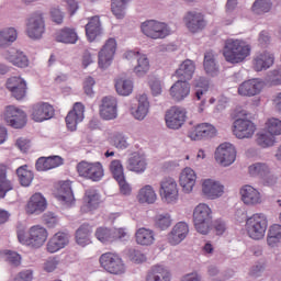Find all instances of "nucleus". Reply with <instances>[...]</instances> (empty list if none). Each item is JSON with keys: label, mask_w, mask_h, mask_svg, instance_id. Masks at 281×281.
I'll return each mask as SVG.
<instances>
[{"label": "nucleus", "mask_w": 281, "mask_h": 281, "mask_svg": "<svg viewBox=\"0 0 281 281\" xmlns=\"http://www.w3.org/2000/svg\"><path fill=\"white\" fill-rule=\"evenodd\" d=\"M223 54L227 63L236 65L251 54V45L243 40L228 38L225 41Z\"/></svg>", "instance_id": "1"}, {"label": "nucleus", "mask_w": 281, "mask_h": 281, "mask_svg": "<svg viewBox=\"0 0 281 281\" xmlns=\"http://www.w3.org/2000/svg\"><path fill=\"white\" fill-rule=\"evenodd\" d=\"M193 223L196 232L203 236L210 234L212 227V209L205 203H200L193 211Z\"/></svg>", "instance_id": "2"}, {"label": "nucleus", "mask_w": 281, "mask_h": 281, "mask_svg": "<svg viewBox=\"0 0 281 281\" xmlns=\"http://www.w3.org/2000/svg\"><path fill=\"white\" fill-rule=\"evenodd\" d=\"M268 227L269 221L263 213H256L246 221L247 234L252 240H262Z\"/></svg>", "instance_id": "3"}, {"label": "nucleus", "mask_w": 281, "mask_h": 281, "mask_svg": "<svg viewBox=\"0 0 281 281\" xmlns=\"http://www.w3.org/2000/svg\"><path fill=\"white\" fill-rule=\"evenodd\" d=\"M100 265L108 273H113L114 276H122L126 271L122 257L113 252L101 255Z\"/></svg>", "instance_id": "4"}, {"label": "nucleus", "mask_w": 281, "mask_h": 281, "mask_svg": "<svg viewBox=\"0 0 281 281\" xmlns=\"http://www.w3.org/2000/svg\"><path fill=\"white\" fill-rule=\"evenodd\" d=\"M47 236V229L41 226H33L30 228L27 237H25V235H18V238L22 245H27V247H34L35 249H38L45 245Z\"/></svg>", "instance_id": "5"}, {"label": "nucleus", "mask_w": 281, "mask_h": 281, "mask_svg": "<svg viewBox=\"0 0 281 281\" xmlns=\"http://www.w3.org/2000/svg\"><path fill=\"white\" fill-rule=\"evenodd\" d=\"M26 34L29 38L38 41L45 34V19L43 13L34 12L26 20Z\"/></svg>", "instance_id": "6"}, {"label": "nucleus", "mask_w": 281, "mask_h": 281, "mask_svg": "<svg viewBox=\"0 0 281 281\" xmlns=\"http://www.w3.org/2000/svg\"><path fill=\"white\" fill-rule=\"evenodd\" d=\"M140 30L145 36L148 38H166L170 31L168 30V25L166 23L157 22L155 20H148L142 23Z\"/></svg>", "instance_id": "7"}, {"label": "nucleus", "mask_w": 281, "mask_h": 281, "mask_svg": "<svg viewBox=\"0 0 281 281\" xmlns=\"http://www.w3.org/2000/svg\"><path fill=\"white\" fill-rule=\"evenodd\" d=\"M4 121L12 128H23L27 124V114L14 105H8L4 111Z\"/></svg>", "instance_id": "8"}, {"label": "nucleus", "mask_w": 281, "mask_h": 281, "mask_svg": "<svg viewBox=\"0 0 281 281\" xmlns=\"http://www.w3.org/2000/svg\"><path fill=\"white\" fill-rule=\"evenodd\" d=\"M160 196L165 203H177L179 188L172 178H165L160 181Z\"/></svg>", "instance_id": "9"}, {"label": "nucleus", "mask_w": 281, "mask_h": 281, "mask_svg": "<svg viewBox=\"0 0 281 281\" xmlns=\"http://www.w3.org/2000/svg\"><path fill=\"white\" fill-rule=\"evenodd\" d=\"M95 236L100 243H115V240H126L128 238V233L126 228H98Z\"/></svg>", "instance_id": "10"}, {"label": "nucleus", "mask_w": 281, "mask_h": 281, "mask_svg": "<svg viewBox=\"0 0 281 281\" xmlns=\"http://www.w3.org/2000/svg\"><path fill=\"white\" fill-rule=\"evenodd\" d=\"M265 89V81L258 78L249 79L241 82L238 87V94L243 98H254L260 95Z\"/></svg>", "instance_id": "11"}, {"label": "nucleus", "mask_w": 281, "mask_h": 281, "mask_svg": "<svg viewBox=\"0 0 281 281\" xmlns=\"http://www.w3.org/2000/svg\"><path fill=\"white\" fill-rule=\"evenodd\" d=\"M215 160L222 166H232L236 161V147L231 143H223L215 150Z\"/></svg>", "instance_id": "12"}, {"label": "nucleus", "mask_w": 281, "mask_h": 281, "mask_svg": "<svg viewBox=\"0 0 281 281\" xmlns=\"http://www.w3.org/2000/svg\"><path fill=\"white\" fill-rule=\"evenodd\" d=\"M186 110L183 108L173 106L166 112L165 121L169 128L179 131L186 124Z\"/></svg>", "instance_id": "13"}, {"label": "nucleus", "mask_w": 281, "mask_h": 281, "mask_svg": "<svg viewBox=\"0 0 281 281\" xmlns=\"http://www.w3.org/2000/svg\"><path fill=\"white\" fill-rule=\"evenodd\" d=\"M115 49H117V42H115V38H109L99 52V67L101 69L111 67Z\"/></svg>", "instance_id": "14"}, {"label": "nucleus", "mask_w": 281, "mask_h": 281, "mask_svg": "<svg viewBox=\"0 0 281 281\" xmlns=\"http://www.w3.org/2000/svg\"><path fill=\"white\" fill-rule=\"evenodd\" d=\"M233 133L237 139H249L256 133V125L249 120L237 119L234 122Z\"/></svg>", "instance_id": "15"}, {"label": "nucleus", "mask_w": 281, "mask_h": 281, "mask_svg": "<svg viewBox=\"0 0 281 281\" xmlns=\"http://www.w3.org/2000/svg\"><path fill=\"white\" fill-rule=\"evenodd\" d=\"M5 87L15 100H23L27 93V83L21 77H11L7 80Z\"/></svg>", "instance_id": "16"}, {"label": "nucleus", "mask_w": 281, "mask_h": 281, "mask_svg": "<svg viewBox=\"0 0 281 281\" xmlns=\"http://www.w3.org/2000/svg\"><path fill=\"white\" fill-rule=\"evenodd\" d=\"M184 22L189 32H192V34L205 30V26L207 25L203 14L196 11H189L184 16Z\"/></svg>", "instance_id": "17"}, {"label": "nucleus", "mask_w": 281, "mask_h": 281, "mask_svg": "<svg viewBox=\"0 0 281 281\" xmlns=\"http://www.w3.org/2000/svg\"><path fill=\"white\" fill-rule=\"evenodd\" d=\"M2 58L14 67H20L21 69L25 67H30V59L27 55L21 50H16L15 48H10L8 50L2 52Z\"/></svg>", "instance_id": "18"}, {"label": "nucleus", "mask_w": 281, "mask_h": 281, "mask_svg": "<svg viewBox=\"0 0 281 281\" xmlns=\"http://www.w3.org/2000/svg\"><path fill=\"white\" fill-rule=\"evenodd\" d=\"M188 234H190V227L188 224L186 222L177 223L168 234L169 245H180V243H183V240L188 238Z\"/></svg>", "instance_id": "19"}, {"label": "nucleus", "mask_w": 281, "mask_h": 281, "mask_svg": "<svg viewBox=\"0 0 281 281\" xmlns=\"http://www.w3.org/2000/svg\"><path fill=\"white\" fill-rule=\"evenodd\" d=\"M85 120V105L80 102L75 103L74 109L66 116V125L69 131H76L78 124Z\"/></svg>", "instance_id": "20"}, {"label": "nucleus", "mask_w": 281, "mask_h": 281, "mask_svg": "<svg viewBox=\"0 0 281 281\" xmlns=\"http://www.w3.org/2000/svg\"><path fill=\"white\" fill-rule=\"evenodd\" d=\"M85 120V105L80 102L75 103L74 109L66 116V125L69 131H76L78 124Z\"/></svg>", "instance_id": "21"}, {"label": "nucleus", "mask_w": 281, "mask_h": 281, "mask_svg": "<svg viewBox=\"0 0 281 281\" xmlns=\"http://www.w3.org/2000/svg\"><path fill=\"white\" fill-rule=\"evenodd\" d=\"M100 115L102 120H115L117 117V99L105 97L100 105Z\"/></svg>", "instance_id": "22"}, {"label": "nucleus", "mask_w": 281, "mask_h": 281, "mask_svg": "<svg viewBox=\"0 0 281 281\" xmlns=\"http://www.w3.org/2000/svg\"><path fill=\"white\" fill-rule=\"evenodd\" d=\"M202 192L206 199L214 200L223 196L225 187L216 180L206 179L202 184Z\"/></svg>", "instance_id": "23"}, {"label": "nucleus", "mask_w": 281, "mask_h": 281, "mask_svg": "<svg viewBox=\"0 0 281 281\" xmlns=\"http://www.w3.org/2000/svg\"><path fill=\"white\" fill-rule=\"evenodd\" d=\"M31 115L34 122L52 120L54 117V106L49 105V103H36L32 106Z\"/></svg>", "instance_id": "24"}, {"label": "nucleus", "mask_w": 281, "mask_h": 281, "mask_svg": "<svg viewBox=\"0 0 281 281\" xmlns=\"http://www.w3.org/2000/svg\"><path fill=\"white\" fill-rule=\"evenodd\" d=\"M214 135H216V127L207 123L199 124L194 130L189 132V137L193 142L205 139V137H214Z\"/></svg>", "instance_id": "25"}, {"label": "nucleus", "mask_w": 281, "mask_h": 281, "mask_svg": "<svg viewBox=\"0 0 281 281\" xmlns=\"http://www.w3.org/2000/svg\"><path fill=\"white\" fill-rule=\"evenodd\" d=\"M241 201L245 205H260L262 203V195L258 189L246 184L240 189Z\"/></svg>", "instance_id": "26"}, {"label": "nucleus", "mask_w": 281, "mask_h": 281, "mask_svg": "<svg viewBox=\"0 0 281 281\" xmlns=\"http://www.w3.org/2000/svg\"><path fill=\"white\" fill-rule=\"evenodd\" d=\"M47 210V200L41 193L33 194L26 205L27 214H43Z\"/></svg>", "instance_id": "27"}, {"label": "nucleus", "mask_w": 281, "mask_h": 281, "mask_svg": "<svg viewBox=\"0 0 281 281\" xmlns=\"http://www.w3.org/2000/svg\"><path fill=\"white\" fill-rule=\"evenodd\" d=\"M69 234L59 232L55 234L47 243V251L49 254H56L60 249H65L69 245Z\"/></svg>", "instance_id": "28"}, {"label": "nucleus", "mask_w": 281, "mask_h": 281, "mask_svg": "<svg viewBox=\"0 0 281 281\" xmlns=\"http://www.w3.org/2000/svg\"><path fill=\"white\" fill-rule=\"evenodd\" d=\"M103 34L102 22H100V16H92L89 22L86 24V36L89 43H93L95 38H100Z\"/></svg>", "instance_id": "29"}, {"label": "nucleus", "mask_w": 281, "mask_h": 281, "mask_svg": "<svg viewBox=\"0 0 281 281\" xmlns=\"http://www.w3.org/2000/svg\"><path fill=\"white\" fill-rule=\"evenodd\" d=\"M276 60V56L273 53L270 52H263L259 55H256L252 65L255 71H263L272 67L273 63Z\"/></svg>", "instance_id": "30"}, {"label": "nucleus", "mask_w": 281, "mask_h": 281, "mask_svg": "<svg viewBox=\"0 0 281 281\" xmlns=\"http://www.w3.org/2000/svg\"><path fill=\"white\" fill-rule=\"evenodd\" d=\"M149 109L150 102L148 101V95L140 94L137 100V105L131 108V113L135 120L142 121L148 115Z\"/></svg>", "instance_id": "31"}, {"label": "nucleus", "mask_w": 281, "mask_h": 281, "mask_svg": "<svg viewBox=\"0 0 281 281\" xmlns=\"http://www.w3.org/2000/svg\"><path fill=\"white\" fill-rule=\"evenodd\" d=\"M57 201H60L61 205L65 207H71V205H74V201H76V199L74 198L70 181H65L60 184L57 193Z\"/></svg>", "instance_id": "32"}, {"label": "nucleus", "mask_w": 281, "mask_h": 281, "mask_svg": "<svg viewBox=\"0 0 281 281\" xmlns=\"http://www.w3.org/2000/svg\"><path fill=\"white\" fill-rule=\"evenodd\" d=\"M58 166H63V158L60 156L41 157L35 164L38 172H45L46 170L58 168Z\"/></svg>", "instance_id": "33"}, {"label": "nucleus", "mask_w": 281, "mask_h": 281, "mask_svg": "<svg viewBox=\"0 0 281 281\" xmlns=\"http://www.w3.org/2000/svg\"><path fill=\"white\" fill-rule=\"evenodd\" d=\"M170 95L177 102H181V100H186L188 95H190V83L188 81H183L179 79L175 82L173 87L170 88Z\"/></svg>", "instance_id": "34"}, {"label": "nucleus", "mask_w": 281, "mask_h": 281, "mask_svg": "<svg viewBox=\"0 0 281 281\" xmlns=\"http://www.w3.org/2000/svg\"><path fill=\"white\" fill-rule=\"evenodd\" d=\"M196 184V172L192 168L187 167L180 175V186L183 192L190 193Z\"/></svg>", "instance_id": "35"}, {"label": "nucleus", "mask_w": 281, "mask_h": 281, "mask_svg": "<svg viewBox=\"0 0 281 281\" xmlns=\"http://www.w3.org/2000/svg\"><path fill=\"white\" fill-rule=\"evenodd\" d=\"M83 201L86 205L82 206V212H93V210L100 207V193L94 189H88L86 190Z\"/></svg>", "instance_id": "36"}, {"label": "nucleus", "mask_w": 281, "mask_h": 281, "mask_svg": "<svg viewBox=\"0 0 281 281\" xmlns=\"http://www.w3.org/2000/svg\"><path fill=\"white\" fill-rule=\"evenodd\" d=\"M195 69L196 67L194 66V61L186 59L176 70V76L179 78V80L188 82V80H192V76H194Z\"/></svg>", "instance_id": "37"}, {"label": "nucleus", "mask_w": 281, "mask_h": 281, "mask_svg": "<svg viewBox=\"0 0 281 281\" xmlns=\"http://www.w3.org/2000/svg\"><path fill=\"white\" fill-rule=\"evenodd\" d=\"M147 281H170V272L164 266H153L146 277Z\"/></svg>", "instance_id": "38"}, {"label": "nucleus", "mask_w": 281, "mask_h": 281, "mask_svg": "<svg viewBox=\"0 0 281 281\" xmlns=\"http://www.w3.org/2000/svg\"><path fill=\"white\" fill-rule=\"evenodd\" d=\"M148 164L146 158L139 154H133L128 159L127 168L132 172L142 173L146 171Z\"/></svg>", "instance_id": "39"}, {"label": "nucleus", "mask_w": 281, "mask_h": 281, "mask_svg": "<svg viewBox=\"0 0 281 281\" xmlns=\"http://www.w3.org/2000/svg\"><path fill=\"white\" fill-rule=\"evenodd\" d=\"M19 33H16V29L8 27L0 31V48L5 49V47H10L14 41H16Z\"/></svg>", "instance_id": "40"}, {"label": "nucleus", "mask_w": 281, "mask_h": 281, "mask_svg": "<svg viewBox=\"0 0 281 281\" xmlns=\"http://www.w3.org/2000/svg\"><path fill=\"white\" fill-rule=\"evenodd\" d=\"M91 225L85 223L82 224L76 232V241L81 247H86V245H89L91 243V239L89 238L91 236Z\"/></svg>", "instance_id": "41"}, {"label": "nucleus", "mask_w": 281, "mask_h": 281, "mask_svg": "<svg viewBox=\"0 0 281 281\" xmlns=\"http://www.w3.org/2000/svg\"><path fill=\"white\" fill-rule=\"evenodd\" d=\"M204 70L209 76H216L218 74V63L213 52H206L204 54Z\"/></svg>", "instance_id": "42"}, {"label": "nucleus", "mask_w": 281, "mask_h": 281, "mask_svg": "<svg viewBox=\"0 0 281 281\" xmlns=\"http://www.w3.org/2000/svg\"><path fill=\"white\" fill-rule=\"evenodd\" d=\"M56 41L66 45H75L78 42V33L74 29H64L57 34Z\"/></svg>", "instance_id": "43"}, {"label": "nucleus", "mask_w": 281, "mask_h": 281, "mask_svg": "<svg viewBox=\"0 0 281 281\" xmlns=\"http://www.w3.org/2000/svg\"><path fill=\"white\" fill-rule=\"evenodd\" d=\"M193 87L196 100H203V95H205L207 89H210V81H207L205 77H199L194 79Z\"/></svg>", "instance_id": "44"}, {"label": "nucleus", "mask_w": 281, "mask_h": 281, "mask_svg": "<svg viewBox=\"0 0 281 281\" xmlns=\"http://www.w3.org/2000/svg\"><path fill=\"white\" fill-rule=\"evenodd\" d=\"M16 175L21 186L24 188H30L32 181H34V173L31 170H27V165L21 166L16 169Z\"/></svg>", "instance_id": "45"}, {"label": "nucleus", "mask_w": 281, "mask_h": 281, "mask_svg": "<svg viewBox=\"0 0 281 281\" xmlns=\"http://www.w3.org/2000/svg\"><path fill=\"white\" fill-rule=\"evenodd\" d=\"M137 199L139 203H155L157 201V193H155V190L149 184L145 186L139 190V193L137 195Z\"/></svg>", "instance_id": "46"}, {"label": "nucleus", "mask_w": 281, "mask_h": 281, "mask_svg": "<svg viewBox=\"0 0 281 281\" xmlns=\"http://www.w3.org/2000/svg\"><path fill=\"white\" fill-rule=\"evenodd\" d=\"M248 172L251 177H260L263 179V177H267V175L271 172V168L265 162H255L248 167Z\"/></svg>", "instance_id": "47"}, {"label": "nucleus", "mask_w": 281, "mask_h": 281, "mask_svg": "<svg viewBox=\"0 0 281 281\" xmlns=\"http://www.w3.org/2000/svg\"><path fill=\"white\" fill-rule=\"evenodd\" d=\"M136 243L138 245H153L155 243V234L150 229L139 228L136 232Z\"/></svg>", "instance_id": "48"}, {"label": "nucleus", "mask_w": 281, "mask_h": 281, "mask_svg": "<svg viewBox=\"0 0 281 281\" xmlns=\"http://www.w3.org/2000/svg\"><path fill=\"white\" fill-rule=\"evenodd\" d=\"M111 10H112V14H114V16L116 19H124V16H126V5H128V2L131 0H111Z\"/></svg>", "instance_id": "49"}, {"label": "nucleus", "mask_w": 281, "mask_h": 281, "mask_svg": "<svg viewBox=\"0 0 281 281\" xmlns=\"http://www.w3.org/2000/svg\"><path fill=\"white\" fill-rule=\"evenodd\" d=\"M281 241V225L273 224L270 226L267 235V243L269 247H276Z\"/></svg>", "instance_id": "50"}, {"label": "nucleus", "mask_w": 281, "mask_h": 281, "mask_svg": "<svg viewBox=\"0 0 281 281\" xmlns=\"http://www.w3.org/2000/svg\"><path fill=\"white\" fill-rule=\"evenodd\" d=\"M13 189L12 182L8 180L5 168H0V199H5L8 192Z\"/></svg>", "instance_id": "51"}, {"label": "nucleus", "mask_w": 281, "mask_h": 281, "mask_svg": "<svg viewBox=\"0 0 281 281\" xmlns=\"http://www.w3.org/2000/svg\"><path fill=\"white\" fill-rule=\"evenodd\" d=\"M271 8H273L271 0H256L251 10L254 14H267V12H271Z\"/></svg>", "instance_id": "52"}, {"label": "nucleus", "mask_w": 281, "mask_h": 281, "mask_svg": "<svg viewBox=\"0 0 281 281\" xmlns=\"http://www.w3.org/2000/svg\"><path fill=\"white\" fill-rule=\"evenodd\" d=\"M150 69V61L148 60V57L146 55H140L137 59V65L134 68V72L136 76L142 78V76H146Z\"/></svg>", "instance_id": "53"}, {"label": "nucleus", "mask_w": 281, "mask_h": 281, "mask_svg": "<svg viewBox=\"0 0 281 281\" xmlns=\"http://www.w3.org/2000/svg\"><path fill=\"white\" fill-rule=\"evenodd\" d=\"M115 89L119 95H131V93H133V81L119 79L115 82Z\"/></svg>", "instance_id": "54"}, {"label": "nucleus", "mask_w": 281, "mask_h": 281, "mask_svg": "<svg viewBox=\"0 0 281 281\" xmlns=\"http://www.w3.org/2000/svg\"><path fill=\"white\" fill-rule=\"evenodd\" d=\"M102 177H104V169H102V164H90L88 179H90L91 181H100Z\"/></svg>", "instance_id": "55"}, {"label": "nucleus", "mask_w": 281, "mask_h": 281, "mask_svg": "<svg viewBox=\"0 0 281 281\" xmlns=\"http://www.w3.org/2000/svg\"><path fill=\"white\" fill-rule=\"evenodd\" d=\"M265 80L272 87H279L281 85V67L268 71Z\"/></svg>", "instance_id": "56"}, {"label": "nucleus", "mask_w": 281, "mask_h": 281, "mask_svg": "<svg viewBox=\"0 0 281 281\" xmlns=\"http://www.w3.org/2000/svg\"><path fill=\"white\" fill-rule=\"evenodd\" d=\"M111 144L120 150L128 148V142H126V137L120 132H115L114 134H112Z\"/></svg>", "instance_id": "57"}, {"label": "nucleus", "mask_w": 281, "mask_h": 281, "mask_svg": "<svg viewBox=\"0 0 281 281\" xmlns=\"http://www.w3.org/2000/svg\"><path fill=\"white\" fill-rule=\"evenodd\" d=\"M110 171L112 172L113 178L115 181L120 179H124V166H122L121 160H112L110 164Z\"/></svg>", "instance_id": "58"}, {"label": "nucleus", "mask_w": 281, "mask_h": 281, "mask_svg": "<svg viewBox=\"0 0 281 281\" xmlns=\"http://www.w3.org/2000/svg\"><path fill=\"white\" fill-rule=\"evenodd\" d=\"M126 256L131 262H135V265H142V262H146V255L135 248H130L126 251Z\"/></svg>", "instance_id": "59"}, {"label": "nucleus", "mask_w": 281, "mask_h": 281, "mask_svg": "<svg viewBox=\"0 0 281 281\" xmlns=\"http://www.w3.org/2000/svg\"><path fill=\"white\" fill-rule=\"evenodd\" d=\"M274 137L269 134V132L258 134L257 144L261 146V148H269V146H273Z\"/></svg>", "instance_id": "60"}, {"label": "nucleus", "mask_w": 281, "mask_h": 281, "mask_svg": "<svg viewBox=\"0 0 281 281\" xmlns=\"http://www.w3.org/2000/svg\"><path fill=\"white\" fill-rule=\"evenodd\" d=\"M172 225V217L168 213L159 214L156 217V226L159 229H168Z\"/></svg>", "instance_id": "61"}, {"label": "nucleus", "mask_w": 281, "mask_h": 281, "mask_svg": "<svg viewBox=\"0 0 281 281\" xmlns=\"http://www.w3.org/2000/svg\"><path fill=\"white\" fill-rule=\"evenodd\" d=\"M267 130L270 135H281L280 119H269L267 122Z\"/></svg>", "instance_id": "62"}, {"label": "nucleus", "mask_w": 281, "mask_h": 281, "mask_svg": "<svg viewBox=\"0 0 281 281\" xmlns=\"http://www.w3.org/2000/svg\"><path fill=\"white\" fill-rule=\"evenodd\" d=\"M4 256L7 258V262H9L11 267H19L21 265V255H19V252L4 250Z\"/></svg>", "instance_id": "63"}, {"label": "nucleus", "mask_w": 281, "mask_h": 281, "mask_svg": "<svg viewBox=\"0 0 281 281\" xmlns=\"http://www.w3.org/2000/svg\"><path fill=\"white\" fill-rule=\"evenodd\" d=\"M265 269H267L265 261H258L250 268L249 276H251V278H260V276L265 273Z\"/></svg>", "instance_id": "64"}]
</instances>
